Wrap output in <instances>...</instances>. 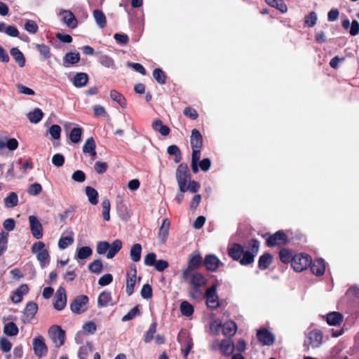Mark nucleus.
Instances as JSON below:
<instances>
[{
    "label": "nucleus",
    "mask_w": 359,
    "mask_h": 359,
    "mask_svg": "<svg viewBox=\"0 0 359 359\" xmlns=\"http://www.w3.org/2000/svg\"><path fill=\"white\" fill-rule=\"evenodd\" d=\"M33 350L34 354L39 358H42L48 353V347L45 343V339L42 336H38L33 339Z\"/></svg>",
    "instance_id": "nucleus-8"
},
{
    "label": "nucleus",
    "mask_w": 359,
    "mask_h": 359,
    "mask_svg": "<svg viewBox=\"0 0 359 359\" xmlns=\"http://www.w3.org/2000/svg\"><path fill=\"white\" fill-rule=\"evenodd\" d=\"M4 332L8 336L14 337L18 334L19 329L15 323L9 322L4 325Z\"/></svg>",
    "instance_id": "nucleus-39"
},
{
    "label": "nucleus",
    "mask_w": 359,
    "mask_h": 359,
    "mask_svg": "<svg viewBox=\"0 0 359 359\" xmlns=\"http://www.w3.org/2000/svg\"><path fill=\"white\" fill-rule=\"evenodd\" d=\"M111 294L110 292H102L97 299V305L99 307H104L108 306L111 301Z\"/></svg>",
    "instance_id": "nucleus-36"
},
{
    "label": "nucleus",
    "mask_w": 359,
    "mask_h": 359,
    "mask_svg": "<svg viewBox=\"0 0 359 359\" xmlns=\"http://www.w3.org/2000/svg\"><path fill=\"white\" fill-rule=\"evenodd\" d=\"M257 337L259 343L263 346H271L275 342L274 335L266 328L258 330Z\"/></svg>",
    "instance_id": "nucleus-10"
},
{
    "label": "nucleus",
    "mask_w": 359,
    "mask_h": 359,
    "mask_svg": "<svg viewBox=\"0 0 359 359\" xmlns=\"http://www.w3.org/2000/svg\"><path fill=\"white\" fill-rule=\"evenodd\" d=\"M110 97L113 100L117 102L121 107L125 108L126 107V99L124 96L117 90H111L110 91Z\"/></svg>",
    "instance_id": "nucleus-46"
},
{
    "label": "nucleus",
    "mask_w": 359,
    "mask_h": 359,
    "mask_svg": "<svg viewBox=\"0 0 359 359\" xmlns=\"http://www.w3.org/2000/svg\"><path fill=\"white\" fill-rule=\"evenodd\" d=\"M49 133L54 140H58L60 137L61 128L58 125H52L49 129Z\"/></svg>",
    "instance_id": "nucleus-63"
},
{
    "label": "nucleus",
    "mask_w": 359,
    "mask_h": 359,
    "mask_svg": "<svg viewBox=\"0 0 359 359\" xmlns=\"http://www.w3.org/2000/svg\"><path fill=\"white\" fill-rule=\"evenodd\" d=\"M8 233L5 232L0 233V256L7 250Z\"/></svg>",
    "instance_id": "nucleus-54"
},
{
    "label": "nucleus",
    "mask_w": 359,
    "mask_h": 359,
    "mask_svg": "<svg viewBox=\"0 0 359 359\" xmlns=\"http://www.w3.org/2000/svg\"><path fill=\"white\" fill-rule=\"evenodd\" d=\"M273 256L269 252H265L261 255L258 260V268L263 271L269 268L273 262Z\"/></svg>",
    "instance_id": "nucleus-20"
},
{
    "label": "nucleus",
    "mask_w": 359,
    "mask_h": 359,
    "mask_svg": "<svg viewBox=\"0 0 359 359\" xmlns=\"http://www.w3.org/2000/svg\"><path fill=\"white\" fill-rule=\"evenodd\" d=\"M175 177L180 191L186 192L185 183H187V181L191 179V174L187 164L180 163L177 166Z\"/></svg>",
    "instance_id": "nucleus-3"
},
{
    "label": "nucleus",
    "mask_w": 359,
    "mask_h": 359,
    "mask_svg": "<svg viewBox=\"0 0 359 359\" xmlns=\"http://www.w3.org/2000/svg\"><path fill=\"white\" fill-rule=\"evenodd\" d=\"M80 60V55L78 52H69L65 54L63 57V65L69 67L78 63Z\"/></svg>",
    "instance_id": "nucleus-22"
},
{
    "label": "nucleus",
    "mask_w": 359,
    "mask_h": 359,
    "mask_svg": "<svg viewBox=\"0 0 359 359\" xmlns=\"http://www.w3.org/2000/svg\"><path fill=\"white\" fill-rule=\"evenodd\" d=\"M74 239L71 236L62 237L58 241V246L60 249H65L69 245H72Z\"/></svg>",
    "instance_id": "nucleus-59"
},
{
    "label": "nucleus",
    "mask_w": 359,
    "mask_h": 359,
    "mask_svg": "<svg viewBox=\"0 0 359 359\" xmlns=\"http://www.w3.org/2000/svg\"><path fill=\"white\" fill-rule=\"evenodd\" d=\"M67 304V295L65 289L60 287L56 292L55 300L53 303L54 308L57 311L62 310Z\"/></svg>",
    "instance_id": "nucleus-13"
},
{
    "label": "nucleus",
    "mask_w": 359,
    "mask_h": 359,
    "mask_svg": "<svg viewBox=\"0 0 359 359\" xmlns=\"http://www.w3.org/2000/svg\"><path fill=\"white\" fill-rule=\"evenodd\" d=\"M53 341L55 343L56 347H60L65 343V332L59 325H52L48 330Z\"/></svg>",
    "instance_id": "nucleus-7"
},
{
    "label": "nucleus",
    "mask_w": 359,
    "mask_h": 359,
    "mask_svg": "<svg viewBox=\"0 0 359 359\" xmlns=\"http://www.w3.org/2000/svg\"><path fill=\"white\" fill-rule=\"evenodd\" d=\"M220 265H222V262L214 254L207 255L203 259V266L208 271H216Z\"/></svg>",
    "instance_id": "nucleus-11"
},
{
    "label": "nucleus",
    "mask_w": 359,
    "mask_h": 359,
    "mask_svg": "<svg viewBox=\"0 0 359 359\" xmlns=\"http://www.w3.org/2000/svg\"><path fill=\"white\" fill-rule=\"evenodd\" d=\"M206 299V305L208 308L216 309L221 306L218 295L217 294V285H212L208 287L204 294Z\"/></svg>",
    "instance_id": "nucleus-6"
},
{
    "label": "nucleus",
    "mask_w": 359,
    "mask_h": 359,
    "mask_svg": "<svg viewBox=\"0 0 359 359\" xmlns=\"http://www.w3.org/2000/svg\"><path fill=\"white\" fill-rule=\"evenodd\" d=\"M29 290V288L27 284H22L13 292L11 296V301L15 304L21 302L23 295L27 294Z\"/></svg>",
    "instance_id": "nucleus-16"
},
{
    "label": "nucleus",
    "mask_w": 359,
    "mask_h": 359,
    "mask_svg": "<svg viewBox=\"0 0 359 359\" xmlns=\"http://www.w3.org/2000/svg\"><path fill=\"white\" fill-rule=\"evenodd\" d=\"M207 280L205 276L198 272L192 274L190 279L191 286L203 287L206 285Z\"/></svg>",
    "instance_id": "nucleus-29"
},
{
    "label": "nucleus",
    "mask_w": 359,
    "mask_h": 359,
    "mask_svg": "<svg viewBox=\"0 0 359 359\" xmlns=\"http://www.w3.org/2000/svg\"><path fill=\"white\" fill-rule=\"evenodd\" d=\"M25 29L30 34H36L38 32L39 27L34 20H27L25 24Z\"/></svg>",
    "instance_id": "nucleus-55"
},
{
    "label": "nucleus",
    "mask_w": 359,
    "mask_h": 359,
    "mask_svg": "<svg viewBox=\"0 0 359 359\" xmlns=\"http://www.w3.org/2000/svg\"><path fill=\"white\" fill-rule=\"evenodd\" d=\"M183 114L185 116L191 120H196L198 117V114L196 110L191 107H186L183 111Z\"/></svg>",
    "instance_id": "nucleus-62"
},
{
    "label": "nucleus",
    "mask_w": 359,
    "mask_h": 359,
    "mask_svg": "<svg viewBox=\"0 0 359 359\" xmlns=\"http://www.w3.org/2000/svg\"><path fill=\"white\" fill-rule=\"evenodd\" d=\"M12 348L11 342L6 337L0 339V348L4 353H8Z\"/></svg>",
    "instance_id": "nucleus-60"
},
{
    "label": "nucleus",
    "mask_w": 359,
    "mask_h": 359,
    "mask_svg": "<svg viewBox=\"0 0 359 359\" xmlns=\"http://www.w3.org/2000/svg\"><path fill=\"white\" fill-rule=\"evenodd\" d=\"M11 55L20 67L25 65V57L23 53L18 48H12L10 50Z\"/></svg>",
    "instance_id": "nucleus-32"
},
{
    "label": "nucleus",
    "mask_w": 359,
    "mask_h": 359,
    "mask_svg": "<svg viewBox=\"0 0 359 359\" xmlns=\"http://www.w3.org/2000/svg\"><path fill=\"white\" fill-rule=\"evenodd\" d=\"M29 222L32 236L36 239L41 238L43 237V227L40 221L36 216L31 215L29 217Z\"/></svg>",
    "instance_id": "nucleus-12"
},
{
    "label": "nucleus",
    "mask_w": 359,
    "mask_h": 359,
    "mask_svg": "<svg viewBox=\"0 0 359 359\" xmlns=\"http://www.w3.org/2000/svg\"><path fill=\"white\" fill-rule=\"evenodd\" d=\"M317 15L314 11L309 13V15L304 18V24L308 27H313L317 22Z\"/></svg>",
    "instance_id": "nucleus-52"
},
{
    "label": "nucleus",
    "mask_w": 359,
    "mask_h": 359,
    "mask_svg": "<svg viewBox=\"0 0 359 359\" xmlns=\"http://www.w3.org/2000/svg\"><path fill=\"white\" fill-rule=\"evenodd\" d=\"M153 77L160 85L166 83V74L161 68H156L153 71Z\"/></svg>",
    "instance_id": "nucleus-40"
},
{
    "label": "nucleus",
    "mask_w": 359,
    "mask_h": 359,
    "mask_svg": "<svg viewBox=\"0 0 359 359\" xmlns=\"http://www.w3.org/2000/svg\"><path fill=\"white\" fill-rule=\"evenodd\" d=\"M142 298L148 299L152 297V287L149 284H144L140 292Z\"/></svg>",
    "instance_id": "nucleus-61"
},
{
    "label": "nucleus",
    "mask_w": 359,
    "mask_h": 359,
    "mask_svg": "<svg viewBox=\"0 0 359 359\" xmlns=\"http://www.w3.org/2000/svg\"><path fill=\"white\" fill-rule=\"evenodd\" d=\"M37 259L39 261L42 267L45 266L46 264L49 263V254L46 249L41 250L36 254Z\"/></svg>",
    "instance_id": "nucleus-51"
},
{
    "label": "nucleus",
    "mask_w": 359,
    "mask_h": 359,
    "mask_svg": "<svg viewBox=\"0 0 359 359\" xmlns=\"http://www.w3.org/2000/svg\"><path fill=\"white\" fill-rule=\"evenodd\" d=\"M95 149L96 144L93 137L88 138L83 147V153L89 154L90 156L94 158L96 156Z\"/></svg>",
    "instance_id": "nucleus-27"
},
{
    "label": "nucleus",
    "mask_w": 359,
    "mask_h": 359,
    "mask_svg": "<svg viewBox=\"0 0 359 359\" xmlns=\"http://www.w3.org/2000/svg\"><path fill=\"white\" fill-rule=\"evenodd\" d=\"M191 148L201 149L203 146V137L198 130L194 128L191 130L190 137Z\"/></svg>",
    "instance_id": "nucleus-18"
},
{
    "label": "nucleus",
    "mask_w": 359,
    "mask_h": 359,
    "mask_svg": "<svg viewBox=\"0 0 359 359\" xmlns=\"http://www.w3.org/2000/svg\"><path fill=\"white\" fill-rule=\"evenodd\" d=\"M102 215L104 221H109L110 219V201L108 198H104L102 201Z\"/></svg>",
    "instance_id": "nucleus-42"
},
{
    "label": "nucleus",
    "mask_w": 359,
    "mask_h": 359,
    "mask_svg": "<svg viewBox=\"0 0 359 359\" xmlns=\"http://www.w3.org/2000/svg\"><path fill=\"white\" fill-rule=\"evenodd\" d=\"M36 50L44 60H48L51 57L50 48L44 43L36 44Z\"/></svg>",
    "instance_id": "nucleus-43"
},
{
    "label": "nucleus",
    "mask_w": 359,
    "mask_h": 359,
    "mask_svg": "<svg viewBox=\"0 0 359 359\" xmlns=\"http://www.w3.org/2000/svg\"><path fill=\"white\" fill-rule=\"evenodd\" d=\"M343 315L337 311H332L327 314L326 321L332 326L339 325L343 321Z\"/></svg>",
    "instance_id": "nucleus-21"
},
{
    "label": "nucleus",
    "mask_w": 359,
    "mask_h": 359,
    "mask_svg": "<svg viewBox=\"0 0 359 359\" xmlns=\"http://www.w3.org/2000/svg\"><path fill=\"white\" fill-rule=\"evenodd\" d=\"M266 245L268 247H274L276 245H284L287 244L288 240L287 236L283 230L276 231L273 234L266 233L264 237H266Z\"/></svg>",
    "instance_id": "nucleus-5"
},
{
    "label": "nucleus",
    "mask_w": 359,
    "mask_h": 359,
    "mask_svg": "<svg viewBox=\"0 0 359 359\" xmlns=\"http://www.w3.org/2000/svg\"><path fill=\"white\" fill-rule=\"evenodd\" d=\"M63 21L70 28L74 29L78 25V21L74 13L70 11H64L62 12Z\"/></svg>",
    "instance_id": "nucleus-24"
},
{
    "label": "nucleus",
    "mask_w": 359,
    "mask_h": 359,
    "mask_svg": "<svg viewBox=\"0 0 359 359\" xmlns=\"http://www.w3.org/2000/svg\"><path fill=\"white\" fill-rule=\"evenodd\" d=\"M38 311V305L34 302H29L24 311V316L29 321L33 319Z\"/></svg>",
    "instance_id": "nucleus-26"
},
{
    "label": "nucleus",
    "mask_w": 359,
    "mask_h": 359,
    "mask_svg": "<svg viewBox=\"0 0 359 359\" xmlns=\"http://www.w3.org/2000/svg\"><path fill=\"white\" fill-rule=\"evenodd\" d=\"M140 314L139 306L137 305L133 308L127 314L123 316L122 321L126 322L133 319L135 316Z\"/></svg>",
    "instance_id": "nucleus-56"
},
{
    "label": "nucleus",
    "mask_w": 359,
    "mask_h": 359,
    "mask_svg": "<svg viewBox=\"0 0 359 359\" xmlns=\"http://www.w3.org/2000/svg\"><path fill=\"white\" fill-rule=\"evenodd\" d=\"M152 129L159 133L163 136H167L170 133V129L168 126L163 125L160 119H156L151 124Z\"/></svg>",
    "instance_id": "nucleus-23"
},
{
    "label": "nucleus",
    "mask_w": 359,
    "mask_h": 359,
    "mask_svg": "<svg viewBox=\"0 0 359 359\" xmlns=\"http://www.w3.org/2000/svg\"><path fill=\"white\" fill-rule=\"evenodd\" d=\"M323 332L319 330H313L309 332L307 339L309 344L313 348L319 347L323 343Z\"/></svg>",
    "instance_id": "nucleus-14"
},
{
    "label": "nucleus",
    "mask_w": 359,
    "mask_h": 359,
    "mask_svg": "<svg viewBox=\"0 0 359 359\" xmlns=\"http://www.w3.org/2000/svg\"><path fill=\"white\" fill-rule=\"evenodd\" d=\"M42 191V187L39 183H34L29 185L27 189V194L30 196H37Z\"/></svg>",
    "instance_id": "nucleus-57"
},
{
    "label": "nucleus",
    "mask_w": 359,
    "mask_h": 359,
    "mask_svg": "<svg viewBox=\"0 0 359 359\" xmlns=\"http://www.w3.org/2000/svg\"><path fill=\"white\" fill-rule=\"evenodd\" d=\"M265 1L269 6L278 9L282 13L287 11V6L283 0H265Z\"/></svg>",
    "instance_id": "nucleus-38"
},
{
    "label": "nucleus",
    "mask_w": 359,
    "mask_h": 359,
    "mask_svg": "<svg viewBox=\"0 0 359 359\" xmlns=\"http://www.w3.org/2000/svg\"><path fill=\"white\" fill-rule=\"evenodd\" d=\"M93 15L99 27L102 29L107 26V18L102 11L95 9L93 11Z\"/></svg>",
    "instance_id": "nucleus-31"
},
{
    "label": "nucleus",
    "mask_w": 359,
    "mask_h": 359,
    "mask_svg": "<svg viewBox=\"0 0 359 359\" xmlns=\"http://www.w3.org/2000/svg\"><path fill=\"white\" fill-rule=\"evenodd\" d=\"M93 253L92 249L88 246H83L78 249L76 258L79 259H85L89 257Z\"/></svg>",
    "instance_id": "nucleus-49"
},
{
    "label": "nucleus",
    "mask_w": 359,
    "mask_h": 359,
    "mask_svg": "<svg viewBox=\"0 0 359 359\" xmlns=\"http://www.w3.org/2000/svg\"><path fill=\"white\" fill-rule=\"evenodd\" d=\"M88 76L86 73L80 72L77 73L73 79V84L76 88H82L88 82Z\"/></svg>",
    "instance_id": "nucleus-28"
},
{
    "label": "nucleus",
    "mask_w": 359,
    "mask_h": 359,
    "mask_svg": "<svg viewBox=\"0 0 359 359\" xmlns=\"http://www.w3.org/2000/svg\"><path fill=\"white\" fill-rule=\"evenodd\" d=\"M110 247V244L107 241H100L97 245V252L99 255H103L108 251V249Z\"/></svg>",
    "instance_id": "nucleus-64"
},
{
    "label": "nucleus",
    "mask_w": 359,
    "mask_h": 359,
    "mask_svg": "<svg viewBox=\"0 0 359 359\" xmlns=\"http://www.w3.org/2000/svg\"><path fill=\"white\" fill-rule=\"evenodd\" d=\"M103 265L100 259H95L88 266V269L90 272L99 274L102 272Z\"/></svg>",
    "instance_id": "nucleus-50"
},
{
    "label": "nucleus",
    "mask_w": 359,
    "mask_h": 359,
    "mask_svg": "<svg viewBox=\"0 0 359 359\" xmlns=\"http://www.w3.org/2000/svg\"><path fill=\"white\" fill-rule=\"evenodd\" d=\"M99 62L102 66L108 67V68H110V67L113 68L115 67V63H114V60L111 57L107 56V55L101 56L99 59Z\"/></svg>",
    "instance_id": "nucleus-58"
},
{
    "label": "nucleus",
    "mask_w": 359,
    "mask_h": 359,
    "mask_svg": "<svg viewBox=\"0 0 359 359\" xmlns=\"http://www.w3.org/2000/svg\"><path fill=\"white\" fill-rule=\"evenodd\" d=\"M137 278V268L135 264H130V269L127 272L126 292L128 296L132 295Z\"/></svg>",
    "instance_id": "nucleus-9"
},
{
    "label": "nucleus",
    "mask_w": 359,
    "mask_h": 359,
    "mask_svg": "<svg viewBox=\"0 0 359 359\" xmlns=\"http://www.w3.org/2000/svg\"><path fill=\"white\" fill-rule=\"evenodd\" d=\"M170 222L168 219H164L158 232V238L162 243H165L169 234Z\"/></svg>",
    "instance_id": "nucleus-25"
},
{
    "label": "nucleus",
    "mask_w": 359,
    "mask_h": 359,
    "mask_svg": "<svg viewBox=\"0 0 359 359\" xmlns=\"http://www.w3.org/2000/svg\"><path fill=\"white\" fill-rule=\"evenodd\" d=\"M188 265L189 268L194 269L195 270L203 265V259L198 252H193L189 255Z\"/></svg>",
    "instance_id": "nucleus-19"
},
{
    "label": "nucleus",
    "mask_w": 359,
    "mask_h": 359,
    "mask_svg": "<svg viewBox=\"0 0 359 359\" xmlns=\"http://www.w3.org/2000/svg\"><path fill=\"white\" fill-rule=\"evenodd\" d=\"M142 246L140 243L134 244L130 251V259L134 262H137L141 259Z\"/></svg>",
    "instance_id": "nucleus-37"
},
{
    "label": "nucleus",
    "mask_w": 359,
    "mask_h": 359,
    "mask_svg": "<svg viewBox=\"0 0 359 359\" xmlns=\"http://www.w3.org/2000/svg\"><path fill=\"white\" fill-rule=\"evenodd\" d=\"M18 197L16 193L11 192L9 195L4 198V203L6 208H13L18 205Z\"/></svg>",
    "instance_id": "nucleus-44"
},
{
    "label": "nucleus",
    "mask_w": 359,
    "mask_h": 359,
    "mask_svg": "<svg viewBox=\"0 0 359 359\" xmlns=\"http://www.w3.org/2000/svg\"><path fill=\"white\" fill-rule=\"evenodd\" d=\"M201 287L191 286V288L189 291V296L193 299H201L203 296V291Z\"/></svg>",
    "instance_id": "nucleus-53"
},
{
    "label": "nucleus",
    "mask_w": 359,
    "mask_h": 359,
    "mask_svg": "<svg viewBox=\"0 0 359 359\" xmlns=\"http://www.w3.org/2000/svg\"><path fill=\"white\" fill-rule=\"evenodd\" d=\"M180 311L184 316L189 317L194 313V306L188 302L184 301L180 304Z\"/></svg>",
    "instance_id": "nucleus-47"
},
{
    "label": "nucleus",
    "mask_w": 359,
    "mask_h": 359,
    "mask_svg": "<svg viewBox=\"0 0 359 359\" xmlns=\"http://www.w3.org/2000/svg\"><path fill=\"white\" fill-rule=\"evenodd\" d=\"M293 256L294 255H292V252L287 248H283L279 252L280 260L283 264L290 263L292 264V259Z\"/></svg>",
    "instance_id": "nucleus-41"
},
{
    "label": "nucleus",
    "mask_w": 359,
    "mask_h": 359,
    "mask_svg": "<svg viewBox=\"0 0 359 359\" xmlns=\"http://www.w3.org/2000/svg\"><path fill=\"white\" fill-rule=\"evenodd\" d=\"M43 116V112L39 108H36L27 114V118L32 123H38L42 120Z\"/></svg>",
    "instance_id": "nucleus-33"
},
{
    "label": "nucleus",
    "mask_w": 359,
    "mask_h": 359,
    "mask_svg": "<svg viewBox=\"0 0 359 359\" xmlns=\"http://www.w3.org/2000/svg\"><path fill=\"white\" fill-rule=\"evenodd\" d=\"M157 323L154 322L151 324L148 331L144 336V341L146 344L150 343L154 338V334L156 332Z\"/></svg>",
    "instance_id": "nucleus-45"
},
{
    "label": "nucleus",
    "mask_w": 359,
    "mask_h": 359,
    "mask_svg": "<svg viewBox=\"0 0 359 359\" xmlns=\"http://www.w3.org/2000/svg\"><path fill=\"white\" fill-rule=\"evenodd\" d=\"M259 241L257 239H251L248 241L247 250H244L241 244L233 243L228 248V255L233 260L238 261L240 264L248 266L254 262L259 252Z\"/></svg>",
    "instance_id": "nucleus-1"
},
{
    "label": "nucleus",
    "mask_w": 359,
    "mask_h": 359,
    "mask_svg": "<svg viewBox=\"0 0 359 359\" xmlns=\"http://www.w3.org/2000/svg\"><path fill=\"white\" fill-rule=\"evenodd\" d=\"M219 348L224 355L229 356L233 354L235 345L231 339H223L219 344Z\"/></svg>",
    "instance_id": "nucleus-17"
},
{
    "label": "nucleus",
    "mask_w": 359,
    "mask_h": 359,
    "mask_svg": "<svg viewBox=\"0 0 359 359\" xmlns=\"http://www.w3.org/2000/svg\"><path fill=\"white\" fill-rule=\"evenodd\" d=\"M237 330L236 324L233 321H227L222 326V332L225 336H233Z\"/></svg>",
    "instance_id": "nucleus-35"
},
{
    "label": "nucleus",
    "mask_w": 359,
    "mask_h": 359,
    "mask_svg": "<svg viewBox=\"0 0 359 359\" xmlns=\"http://www.w3.org/2000/svg\"><path fill=\"white\" fill-rule=\"evenodd\" d=\"M83 130L81 128H74L69 133V139L73 143H79L81 140Z\"/></svg>",
    "instance_id": "nucleus-48"
},
{
    "label": "nucleus",
    "mask_w": 359,
    "mask_h": 359,
    "mask_svg": "<svg viewBox=\"0 0 359 359\" xmlns=\"http://www.w3.org/2000/svg\"><path fill=\"white\" fill-rule=\"evenodd\" d=\"M291 266L297 272L306 270L311 264L312 258L306 253L296 254L292 257Z\"/></svg>",
    "instance_id": "nucleus-2"
},
{
    "label": "nucleus",
    "mask_w": 359,
    "mask_h": 359,
    "mask_svg": "<svg viewBox=\"0 0 359 359\" xmlns=\"http://www.w3.org/2000/svg\"><path fill=\"white\" fill-rule=\"evenodd\" d=\"M85 191L90 203L93 205H97L98 203L99 197L97 191L92 187L87 186L85 189Z\"/></svg>",
    "instance_id": "nucleus-34"
},
{
    "label": "nucleus",
    "mask_w": 359,
    "mask_h": 359,
    "mask_svg": "<svg viewBox=\"0 0 359 359\" xmlns=\"http://www.w3.org/2000/svg\"><path fill=\"white\" fill-rule=\"evenodd\" d=\"M122 248V242L119 239L114 240L111 244H110V247L108 249V252L107 254V257L108 259H111L121 250Z\"/></svg>",
    "instance_id": "nucleus-30"
},
{
    "label": "nucleus",
    "mask_w": 359,
    "mask_h": 359,
    "mask_svg": "<svg viewBox=\"0 0 359 359\" xmlns=\"http://www.w3.org/2000/svg\"><path fill=\"white\" fill-rule=\"evenodd\" d=\"M89 299L87 295L76 296L70 303L71 311L76 314H81L88 309Z\"/></svg>",
    "instance_id": "nucleus-4"
},
{
    "label": "nucleus",
    "mask_w": 359,
    "mask_h": 359,
    "mask_svg": "<svg viewBox=\"0 0 359 359\" xmlns=\"http://www.w3.org/2000/svg\"><path fill=\"white\" fill-rule=\"evenodd\" d=\"M309 266L312 273L317 276H323L325 271V264L323 259H316L311 261Z\"/></svg>",
    "instance_id": "nucleus-15"
}]
</instances>
